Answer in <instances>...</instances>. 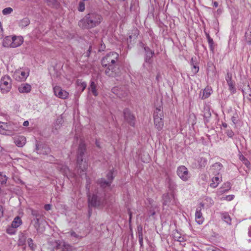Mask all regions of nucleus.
Wrapping results in <instances>:
<instances>
[{
	"instance_id": "f257e3e1",
	"label": "nucleus",
	"mask_w": 251,
	"mask_h": 251,
	"mask_svg": "<svg viewBox=\"0 0 251 251\" xmlns=\"http://www.w3.org/2000/svg\"><path fill=\"white\" fill-rule=\"evenodd\" d=\"M119 55L115 51L107 53L101 59V64L105 68L104 74L110 77L120 76L123 69L119 62Z\"/></svg>"
},
{
	"instance_id": "f03ea898",
	"label": "nucleus",
	"mask_w": 251,
	"mask_h": 251,
	"mask_svg": "<svg viewBox=\"0 0 251 251\" xmlns=\"http://www.w3.org/2000/svg\"><path fill=\"white\" fill-rule=\"evenodd\" d=\"M103 17L98 12L92 10L86 14L78 22V25L83 29H90L101 24Z\"/></svg>"
},
{
	"instance_id": "7ed1b4c3",
	"label": "nucleus",
	"mask_w": 251,
	"mask_h": 251,
	"mask_svg": "<svg viewBox=\"0 0 251 251\" xmlns=\"http://www.w3.org/2000/svg\"><path fill=\"white\" fill-rule=\"evenodd\" d=\"M86 190L87 191V194L88 199V205L89 208L90 207H96L102 204L103 203V196L104 193L99 194L98 192H96L95 194H93L91 196L90 193V178L86 176Z\"/></svg>"
},
{
	"instance_id": "20e7f679",
	"label": "nucleus",
	"mask_w": 251,
	"mask_h": 251,
	"mask_svg": "<svg viewBox=\"0 0 251 251\" xmlns=\"http://www.w3.org/2000/svg\"><path fill=\"white\" fill-rule=\"evenodd\" d=\"M86 151V145L84 141H81L77 151V167L80 170V173L84 172L88 168V164L83 161V156Z\"/></svg>"
},
{
	"instance_id": "39448f33",
	"label": "nucleus",
	"mask_w": 251,
	"mask_h": 251,
	"mask_svg": "<svg viewBox=\"0 0 251 251\" xmlns=\"http://www.w3.org/2000/svg\"><path fill=\"white\" fill-rule=\"evenodd\" d=\"M12 87V80L7 75L3 76L0 80V89L2 93L8 92Z\"/></svg>"
},
{
	"instance_id": "423d86ee",
	"label": "nucleus",
	"mask_w": 251,
	"mask_h": 251,
	"mask_svg": "<svg viewBox=\"0 0 251 251\" xmlns=\"http://www.w3.org/2000/svg\"><path fill=\"white\" fill-rule=\"evenodd\" d=\"M176 173L183 181H186L190 178L187 168L184 166H179L177 168Z\"/></svg>"
},
{
	"instance_id": "0eeeda50",
	"label": "nucleus",
	"mask_w": 251,
	"mask_h": 251,
	"mask_svg": "<svg viewBox=\"0 0 251 251\" xmlns=\"http://www.w3.org/2000/svg\"><path fill=\"white\" fill-rule=\"evenodd\" d=\"M124 116L125 120L132 126L135 125V116L131 113L128 108H126L124 110Z\"/></svg>"
},
{
	"instance_id": "6e6552de",
	"label": "nucleus",
	"mask_w": 251,
	"mask_h": 251,
	"mask_svg": "<svg viewBox=\"0 0 251 251\" xmlns=\"http://www.w3.org/2000/svg\"><path fill=\"white\" fill-rule=\"evenodd\" d=\"M53 92L56 97L62 99H65L69 96V93L66 91L63 90L58 86L53 87Z\"/></svg>"
},
{
	"instance_id": "1a4fd4ad",
	"label": "nucleus",
	"mask_w": 251,
	"mask_h": 251,
	"mask_svg": "<svg viewBox=\"0 0 251 251\" xmlns=\"http://www.w3.org/2000/svg\"><path fill=\"white\" fill-rule=\"evenodd\" d=\"M163 205V206H170L175 203V198L174 194L169 193L164 194L162 196Z\"/></svg>"
},
{
	"instance_id": "9d476101",
	"label": "nucleus",
	"mask_w": 251,
	"mask_h": 251,
	"mask_svg": "<svg viewBox=\"0 0 251 251\" xmlns=\"http://www.w3.org/2000/svg\"><path fill=\"white\" fill-rule=\"evenodd\" d=\"M226 80L229 87V90L232 94L235 93L236 92V89L235 87V82L232 80V74L231 73L229 72L227 73V74L226 76Z\"/></svg>"
},
{
	"instance_id": "9b49d317",
	"label": "nucleus",
	"mask_w": 251,
	"mask_h": 251,
	"mask_svg": "<svg viewBox=\"0 0 251 251\" xmlns=\"http://www.w3.org/2000/svg\"><path fill=\"white\" fill-rule=\"evenodd\" d=\"M200 206L201 207L197 208L195 213L196 221L199 225L202 224L204 220L202 213L201 212V207H204V204L201 202Z\"/></svg>"
},
{
	"instance_id": "f8f14e48",
	"label": "nucleus",
	"mask_w": 251,
	"mask_h": 251,
	"mask_svg": "<svg viewBox=\"0 0 251 251\" xmlns=\"http://www.w3.org/2000/svg\"><path fill=\"white\" fill-rule=\"evenodd\" d=\"M98 183L100 185V187H101V189L100 190L101 192H100L99 191H97V192H98L99 193V194H102L103 193H104V196H103V200H104V196H105V193L103 190V189L106 187H109L111 185V183H110V181H108V180H105L104 178H100V179H99L98 180Z\"/></svg>"
},
{
	"instance_id": "ddd939ff",
	"label": "nucleus",
	"mask_w": 251,
	"mask_h": 251,
	"mask_svg": "<svg viewBox=\"0 0 251 251\" xmlns=\"http://www.w3.org/2000/svg\"><path fill=\"white\" fill-rule=\"evenodd\" d=\"M36 151L38 154H47L50 152V149L46 146L37 144L36 145Z\"/></svg>"
},
{
	"instance_id": "4468645a",
	"label": "nucleus",
	"mask_w": 251,
	"mask_h": 251,
	"mask_svg": "<svg viewBox=\"0 0 251 251\" xmlns=\"http://www.w3.org/2000/svg\"><path fill=\"white\" fill-rule=\"evenodd\" d=\"M29 75V72L25 73L24 71L17 72L14 75L16 80L19 81H25Z\"/></svg>"
},
{
	"instance_id": "2eb2a0df",
	"label": "nucleus",
	"mask_w": 251,
	"mask_h": 251,
	"mask_svg": "<svg viewBox=\"0 0 251 251\" xmlns=\"http://www.w3.org/2000/svg\"><path fill=\"white\" fill-rule=\"evenodd\" d=\"M56 168L64 176H68V174L70 173V170L68 166L63 163H59Z\"/></svg>"
},
{
	"instance_id": "dca6fc26",
	"label": "nucleus",
	"mask_w": 251,
	"mask_h": 251,
	"mask_svg": "<svg viewBox=\"0 0 251 251\" xmlns=\"http://www.w3.org/2000/svg\"><path fill=\"white\" fill-rule=\"evenodd\" d=\"M154 125L155 128L158 131H160L162 130L164 126V121L162 118H153Z\"/></svg>"
},
{
	"instance_id": "f3484780",
	"label": "nucleus",
	"mask_w": 251,
	"mask_h": 251,
	"mask_svg": "<svg viewBox=\"0 0 251 251\" xmlns=\"http://www.w3.org/2000/svg\"><path fill=\"white\" fill-rule=\"evenodd\" d=\"M166 181L167 183V187L171 191L173 192L175 190H176L177 185L171 178L169 176L167 177L166 179Z\"/></svg>"
},
{
	"instance_id": "a211bd4d",
	"label": "nucleus",
	"mask_w": 251,
	"mask_h": 251,
	"mask_svg": "<svg viewBox=\"0 0 251 251\" xmlns=\"http://www.w3.org/2000/svg\"><path fill=\"white\" fill-rule=\"evenodd\" d=\"M31 86L27 83H23L19 86L18 90L21 93H28L30 92Z\"/></svg>"
},
{
	"instance_id": "6ab92c4d",
	"label": "nucleus",
	"mask_w": 251,
	"mask_h": 251,
	"mask_svg": "<svg viewBox=\"0 0 251 251\" xmlns=\"http://www.w3.org/2000/svg\"><path fill=\"white\" fill-rule=\"evenodd\" d=\"M12 48H16L20 46L23 42V38L21 36H12Z\"/></svg>"
},
{
	"instance_id": "aec40b11",
	"label": "nucleus",
	"mask_w": 251,
	"mask_h": 251,
	"mask_svg": "<svg viewBox=\"0 0 251 251\" xmlns=\"http://www.w3.org/2000/svg\"><path fill=\"white\" fill-rule=\"evenodd\" d=\"M97 86V84H96L93 80H91L90 81V84L88 87V90L91 91L93 95L95 96H97L98 95Z\"/></svg>"
},
{
	"instance_id": "412c9836",
	"label": "nucleus",
	"mask_w": 251,
	"mask_h": 251,
	"mask_svg": "<svg viewBox=\"0 0 251 251\" xmlns=\"http://www.w3.org/2000/svg\"><path fill=\"white\" fill-rule=\"evenodd\" d=\"M12 36H8L5 37L2 42V45L4 47H11L12 48Z\"/></svg>"
},
{
	"instance_id": "4be33fe9",
	"label": "nucleus",
	"mask_w": 251,
	"mask_h": 251,
	"mask_svg": "<svg viewBox=\"0 0 251 251\" xmlns=\"http://www.w3.org/2000/svg\"><path fill=\"white\" fill-rule=\"evenodd\" d=\"M26 142V138L23 136H20L15 140V143L19 147L24 146Z\"/></svg>"
},
{
	"instance_id": "5701e85b",
	"label": "nucleus",
	"mask_w": 251,
	"mask_h": 251,
	"mask_svg": "<svg viewBox=\"0 0 251 251\" xmlns=\"http://www.w3.org/2000/svg\"><path fill=\"white\" fill-rule=\"evenodd\" d=\"M156 118L163 119L164 114L161 107L156 108L155 109L153 113V118Z\"/></svg>"
},
{
	"instance_id": "b1692460",
	"label": "nucleus",
	"mask_w": 251,
	"mask_h": 251,
	"mask_svg": "<svg viewBox=\"0 0 251 251\" xmlns=\"http://www.w3.org/2000/svg\"><path fill=\"white\" fill-rule=\"evenodd\" d=\"M154 55V51L147 52V53H145V57H144L145 62L148 63L149 64H151L152 63V58Z\"/></svg>"
},
{
	"instance_id": "393cba45",
	"label": "nucleus",
	"mask_w": 251,
	"mask_h": 251,
	"mask_svg": "<svg viewBox=\"0 0 251 251\" xmlns=\"http://www.w3.org/2000/svg\"><path fill=\"white\" fill-rule=\"evenodd\" d=\"M231 188V184L229 182L225 183L223 186L219 189V192L221 194H223Z\"/></svg>"
},
{
	"instance_id": "a878e982",
	"label": "nucleus",
	"mask_w": 251,
	"mask_h": 251,
	"mask_svg": "<svg viewBox=\"0 0 251 251\" xmlns=\"http://www.w3.org/2000/svg\"><path fill=\"white\" fill-rule=\"evenodd\" d=\"M245 40L248 45H251V26H250L245 32Z\"/></svg>"
},
{
	"instance_id": "bb28decb",
	"label": "nucleus",
	"mask_w": 251,
	"mask_h": 251,
	"mask_svg": "<svg viewBox=\"0 0 251 251\" xmlns=\"http://www.w3.org/2000/svg\"><path fill=\"white\" fill-rule=\"evenodd\" d=\"M22 220L19 216L16 217L12 223L11 226L13 228H17L22 224Z\"/></svg>"
},
{
	"instance_id": "cd10ccee",
	"label": "nucleus",
	"mask_w": 251,
	"mask_h": 251,
	"mask_svg": "<svg viewBox=\"0 0 251 251\" xmlns=\"http://www.w3.org/2000/svg\"><path fill=\"white\" fill-rule=\"evenodd\" d=\"M220 182V178L218 176L214 177L212 179V182L210 184V186L211 188H215L218 186Z\"/></svg>"
},
{
	"instance_id": "c85d7f7f",
	"label": "nucleus",
	"mask_w": 251,
	"mask_h": 251,
	"mask_svg": "<svg viewBox=\"0 0 251 251\" xmlns=\"http://www.w3.org/2000/svg\"><path fill=\"white\" fill-rule=\"evenodd\" d=\"M222 219L227 224L230 225L231 219L227 213H222Z\"/></svg>"
},
{
	"instance_id": "c756f323",
	"label": "nucleus",
	"mask_w": 251,
	"mask_h": 251,
	"mask_svg": "<svg viewBox=\"0 0 251 251\" xmlns=\"http://www.w3.org/2000/svg\"><path fill=\"white\" fill-rule=\"evenodd\" d=\"M223 167V165L219 162H216L212 166V170L214 171V172L216 174H219V171L221 170Z\"/></svg>"
},
{
	"instance_id": "7c9ffc66",
	"label": "nucleus",
	"mask_w": 251,
	"mask_h": 251,
	"mask_svg": "<svg viewBox=\"0 0 251 251\" xmlns=\"http://www.w3.org/2000/svg\"><path fill=\"white\" fill-rule=\"evenodd\" d=\"M30 23V20L28 18H25L19 22V26L24 28L27 26Z\"/></svg>"
},
{
	"instance_id": "2f4dec72",
	"label": "nucleus",
	"mask_w": 251,
	"mask_h": 251,
	"mask_svg": "<svg viewBox=\"0 0 251 251\" xmlns=\"http://www.w3.org/2000/svg\"><path fill=\"white\" fill-rule=\"evenodd\" d=\"M212 90L208 88H205L202 92V95L201 96V99L202 100L206 99L208 98L211 95V92Z\"/></svg>"
},
{
	"instance_id": "473e14b6",
	"label": "nucleus",
	"mask_w": 251,
	"mask_h": 251,
	"mask_svg": "<svg viewBox=\"0 0 251 251\" xmlns=\"http://www.w3.org/2000/svg\"><path fill=\"white\" fill-rule=\"evenodd\" d=\"M239 159L248 168L250 169L251 163L247 158H246L243 155L241 154L239 156Z\"/></svg>"
},
{
	"instance_id": "72a5a7b5",
	"label": "nucleus",
	"mask_w": 251,
	"mask_h": 251,
	"mask_svg": "<svg viewBox=\"0 0 251 251\" xmlns=\"http://www.w3.org/2000/svg\"><path fill=\"white\" fill-rule=\"evenodd\" d=\"M48 5L52 7H57L59 5L58 0H46Z\"/></svg>"
},
{
	"instance_id": "f704fd0d",
	"label": "nucleus",
	"mask_w": 251,
	"mask_h": 251,
	"mask_svg": "<svg viewBox=\"0 0 251 251\" xmlns=\"http://www.w3.org/2000/svg\"><path fill=\"white\" fill-rule=\"evenodd\" d=\"M193 58L191 59V65L192 66V71L194 75L196 74L199 71V67L197 65L196 63L193 62Z\"/></svg>"
},
{
	"instance_id": "c9c22d12",
	"label": "nucleus",
	"mask_w": 251,
	"mask_h": 251,
	"mask_svg": "<svg viewBox=\"0 0 251 251\" xmlns=\"http://www.w3.org/2000/svg\"><path fill=\"white\" fill-rule=\"evenodd\" d=\"M27 242L28 246L30 248V249L32 251H34V250L36 248V246L33 243V240L31 238H29L27 239Z\"/></svg>"
},
{
	"instance_id": "e433bc0d",
	"label": "nucleus",
	"mask_w": 251,
	"mask_h": 251,
	"mask_svg": "<svg viewBox=\"0 0 251 251\" xmlns=\"http://www.w3.org/2000/svg\"><path fill=\"white\" fill-rule=\"evenodd\" d=\"M2 130L4 131V132H5L4 134H7V131H9L11 129V128L10 127V125H8L7 123H2Z\"/></svg>"
},
{
	"instance_id": "4c0bfd02",
	"label": "nucleus",
	"mask_w": 251,
	"mask_h": 251,
	"mask_svg": "<svg viewBox=\"0 0 251 251\" xmlns=\"http://www.w3.org/2000/svg\"><path fill=\"white\" fill-rule=\"evenodd\" d=\"M107 180L108 181H110V183H112V182L114 178L113 176V170H110L106 175Z\"/></svg>"
},
{
	"instance_id": "58836bf2",
	"label": "nucleus",
	"mask_w": 251,
	"mask_h": 251,
	"mask_svg": "<svg viewBox=\"0 0 251 251\" xmlns=\"http://www.w3.org/2000/svg\"><path fill=\"white\" fill-rule=\"evenodd\" d=\"M199 165L200 167H204L207 163V160L204 158H200L198 160Z\"/></svg>"
},
{
	"instance_id": "ea45409f",
	"label": "nucleus",
	"mask_w": 251,
	"mask_h": 251,
	"mask_svg": "<svg viewBox=\"0 0 251 251\" xmlns=\"http://www.w3.org/2000/svg\"><path fill=\"white\" fill-rule=\"evenodd\" d=\"M72 248L68 244H66L65 242L63 243V246L62 248V251H72Z\"/></svg>"
},
{
	"instance_id": "a19ab883",
	"label": "nucleus",
	"mask_w": 251,
	"mask_h": 251,
	"mask_svg": "<svg viewBox=\"0 0 251 251\" xmlns=\"http://www.w3.org/2000/svg\"><path fill=\"white\" fill-rule=\"evenodd\" d=\"M231 121L234 125H237L239 122V118L236 112H235L231 117Z\"/></svg>"
},
{
	"instance_id": "79ce46f5",
	"label": "nucleus",
	"mask_w": 251,
	"mask_h": 251,
	"mask_svg": "<svg viewBox=\"0 0 251 251\" xmlns=\"http://www.w3.org/2000/svg\"><path fill=\"white\" fill-rule=\"evenodd\" d=\"M40 219V218H34L33 219V221L34 222V226L38 232L39 231Z\"/></svg>"
},
{
	"instance_id": "37998d69",
	"label": "nucleus",
	"mask_w": 251,
	"mask_h": 251,
	"mask_svg": "<svg viewBox=\"0 0 251 251\" xmlns=\"http://www.w3.org/2000/svg\"><path fill=\"white\" fill-rule=\"evenodd\" d=\"M13 10L11 7H7L3 9L2 11V14L4 15H7L11 14L13 12Z\"/></svg>"
},
{
	"instance_id": "c03bdc74",
	"label": "nucleus",
	"mask_w": 251,
	"mask_h": 251,
	"mask_svg": "<svg viewBox=\"0 0 251 251\" xmlns=\"http://www.w3.org/2000/svg\"><path fill=\"white\" fill-rule=\"evenodd\" d=\"M207 41L208 43L210 50L212 52H213L214 50V43L213 39L212 38L208 39V40H207Z\"/></svg>"
},
{
	"instance_id": "a18cd8bd",
	"label": "nucleus",
	"mask_w": 251,
	"mask_h": 251,
	"mask_svg": "<svg viewBox=\"0 0 251 251\" xmlns=\"http://www.w3.org/2000/svg\"><path fill=\"white\" fill-rule=\"evenodd\" d=\"M78 86L81 88V91H83L87 87V84L85 82H79V80L77 81Z\"/></svg>"
},
{
	"instance_id": "49530a36",
	"label": "nucleus",
	"mask_w": 251,
	"mask_h": 251,
	"mask_svg": "<svg viewBox=\"0 0 251 251\" xmlns=\"http://www.w3.org/2000/svg\"><path fill=\"white\" fill-rule=\"evenodd\" d=\"M137 233L138 234V237L143 236V227L141 225H138L137 227Z\"/></svg>"
},
{
	"instance_id": "de8ad7c7",
	"label": "nucleus",
	"mask_w": 251,
	"mask_h": 251,
	"mask_svg": "<svg viewBox=\"0 0 251 251\" xmlns=\"http://www.w3.org/2000/svg\"><path fill=\"white\" fill-rule=\"evenodd\" d=\"M85 3L83 1H80L79 3L78 10L79 12H83L85 10Z\"/></svg>"
},
{
	"instance_id": "09e8293b",
	"label": "nucleus",
	"mask_w": 251,
	"mask_h": 251,
	"mask_svg": "<svg viewBox=\"0 0 251 251\" xmlns=\"http://www.w3.org/2000/svg\"><path fill=\"white\" fill-rule=\"evenodd\" d=\"M26 237L25 235H22V236L19 238L18 243L19 245L20 246H22L25 244V243Z\"/></svg>"
},
{
	"instance_id": "8fccbe9b",
	"label": "nucleus",
	"mask_w": 251,
	"mask_h": 251,
	"mask_svg": "<svg viewBox=\"0 0 251 251\" xmlns=\"http://www.w3.org/2000/svg\"><path fill=\"white\" fill-rule=\"evenodd\" d=\"M63 243L62 242H60V241H57L55 242V245H54V248L56 249V250H58V249H61L62 250V246H63Z\"/></svg>"
},
{
	"instance_id": "3c124183",
	"label": "nucleus",
	"mask_w": 251,
	"mask_h": 251,
	"mask_svg": "<svg viewBox=\"0 0 251 251\" xmlns=\"http://www.w3.org/2000/svg\"><path fill=\"white\" fill-rule=\"evenodd\" d=\"M31 214L34 217V218H41V215L39 214L38 211L32 210Z\"/></svg>"
},
{
	"instance_id": "603ef678",
	"label": "nucleus",
	"mask_w": 251,
	"mask_h": 251,
	"mask_svg": "<svg viewBox=\"0 0 251 251\" xmlns=\"http://www.w3.org/2000/svg\"><path fill=\"white\" fill-rule=\"evenodd\" d=\"M243 92L251 97V88L249 84L247 85V88H245V90H243Z\"/></svg>"
},
{
	"instance_id": "864d4df0",
	"label": "nucleus",
	"mask_w": 251,
	"mask_h": 251,
	"mask_svg": "<svg viewBox=\"0 0 251 251\" xmlns=\"http://www.w3.org/2000/svg\"><path fill=\"white\" fill-rule=\"evenodd\" d=\"M226 134L227 136L229 138H232L234 135V133L231 129H227L226 131Z\"/></svg>"
},
{
	"instance_id": "5fc2aeb1",
	"label": "nucleus",
	"mask_w": 251,
	"mask_h": 251,
	"mask_svg": "<svg viewBox=\"0 0 251 251\" xmlns=\"http://www.w3.org/2000/svg\"><path fill=\"white\" fill-rule=\"evenodd\" d=\"M143 47L144 48L145 53H147V52H153L154 51L153 50H151L149 47L143 45Z\"/></svg>"
},
{
	"instance_id": "6e6d98bb",
	"label": "nucleus",
	"mask_w": 251,
	"mask_h": 251,
	"mask_svg": "<svg viewBox=\"0 0 251 251\" xmlns=\"http://www.w3.org/2000/svg\"><path fill=\"white\" fill-rule=\"evenodd\" d=\"M70 235L71 236L75 237L76 238H81V237L79 235L77 234L75 231H72L70 232Z\"/></svg>"
},
{
	"instance_id": "4d7b16f0",
	"label": "nucleus",
	"mask_w": 251,
	"mask_h": 251,
	"mask_svg": "<svg viewBox=\"0 0 251 251\" xmlns=\"http://www.w3.org/2000/svg\"><path fill=\"white\" fill-rule=\"evenodd\" d=\"M62 122V119H57L56 121L55 124V129H57V127L59 126V125L61 124Z\"/></svg>"
},
{
	"instance_id": "13d9d810",
	"label": "nucleus",
	"mask_w": 251,
	"mask_h": 251,
	"mask_svg": "<svg viewBox=\"0 0 251 251\" xmlns=\"http://www.w3.org/2000/svg\"><path fill=\"white\" fill-rule=\"evenodd\" d=\"M207 112H205L204 113V117L205 118H209L211 116V113L210 112V111L208 109H207L206 110Z\"/></svg>"
},
{
	"instance_id": "bf43d9fd",
	"label": "nucleus",
	"mask_w": 251,
	"mask_h": 251,
	"mask_svg": "<svg viewBox=\"0 0 251 251\" xmlns=\"http://www.w3.org/2000/svg\"><path fill=\"white\" fill-rule=\"evenodd\" d=\"M234 197V195H228V196H226L225 198V199L228 201H230L231 200H232L233 199Z\"/></svg>"
},
{
	"instance_id": "052dcab7",
	"label": "nucleus",
	"mask_w": 251,
	"mask_h": 251,
	"mask_svg": "<svg viewBox=\"0 0 251 251\" xmlns=\"http://www.w3.org/2000/svg\"><path fill=\"white\" fill-rule=\"evenodd\" d=\"M139 238V242L140 245V247H143V236L138 237Z\"/></svg>"
},
{
	"instance_id": "680f3d73",
	"label": "nucleus",
	"mask_w": 251,
	"mask_h": 251,
	"mask_svg": "<svg viewBox=\"0 0 251 251\" xmlns=\"http://www.w3.org/2000/svg\"><path fill=\"white\" fill-rule=\"evenodd\" d=\"M51 205L50 204H46L44 206V208L46 210L49 211L51 209Z\"/></svg>"
},
{
	"instance_id": "e2e57ef3",
	"label": "nucleus",
	"mask_w": 251,
	"mask_h": 251,
	"mask_svg": "<svg viewBox=\"0 0 251 251\" xmlns=\"http://www.w3.org/2000/svg\"><path fill=\"white\" fill-rule=\"evenodd\" d=\"M7 232L11 235L14 234L15 233V231H13V229L12 228L7 229Z\"/></svg>"
},
{
	"instance_id": "0e129e2a",
	"label": "nucleus",
	"mask_w": 251,
	"mask_h": 251,
	"mask_svg": "<svg viewBox=\"0 0 251 251\" xmlns=\"http://www.w3.org/2000/svg\"><path fill=\"white\" fill-rule=\"evenodd\" d=\"M2 122H0V133L4 135L5 132H4V131L2 130Z\"/></svg>"
},
{
	"instance_id": "69168bd1",
	"label": "nucleus",
	"mask_w": 251,
	"mask_h": 251,
	"mask_svg": "<svg viewBox=\"0 0 251 251\" xmlns=\"http://www.w3.org/2000/svg\"><path fill=\"white\" fill-rule=\"evenodd\" d=\"M3 214V209L1 205H0V218L2 217Z\"/></svg>"
},
{
	"instance_id": "338daca9",
	"label": "nucleus",
	"mask_w": 251,
	"mask_h": 251,
	"mask_svg": "<svg viewBox=\"0 0 251 251\" xmlns=\"http://www.w3.org/2000/svg\"><path fill=\"white\" fill-rule=\"evenodd\" d=\"M150 216H153L155 214V212L154 210H151L149 212Z\"/></svg>"
},
{
	"instance_id": "774afa93",
	"label": "nucleus",
	"mask_w": 251,
	"mask_h": 251,
	"mask_svg": "<svg viewBox=\"0 0 251 251\" xmlns=\"http://www.w3.org/2000/svg\"><path fill=\"white\" fill-rule=\"evenodd\" d=\"M248 235L251 237V226L249 228Z\"/></svg>"
}]
</instances>
